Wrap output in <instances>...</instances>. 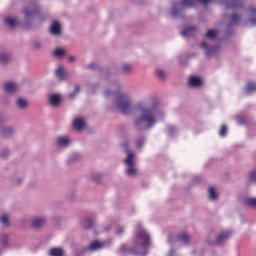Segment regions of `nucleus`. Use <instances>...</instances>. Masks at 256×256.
Returning <instances> with one entry per match:
<instances>
[{"instance_id": "obj_1", "label": "nucleus", "mask_w": 256, "mask_h": 256, "mask_svg": "<svg viewBox=\"0 0 256 256\" xmlns=\"http://www.w3.org/2000/svg\"><path fill=\"white\" fill-rule=\"evenodd\" d=\"M136 111L140 113L134 119V127L138 131H147L153 129L157 123L165 121L166 114L163 109L157 106V103L149 101H140L135 105Z\"/></svg>"}, {"instance_id": "obj_2", "label": "nucleus", "mask_w": 256, "mask_h": 256, "mask_svg": "<svg viewBox=\"0 0 256 256\" xmlns=\"http://www.w3.org/2000/svg\"><path fill=\"white\" fill-rule=\"evenodd\" d=\"M225 9H234L241 11V15L233 13L229 18L228 29L237 25L251 24L256 27V5L245 6L243 0H224Z\"/></svg>"}, {"instance_id": "obj_3", "label": "nucleus", "mask_w": 256, "mask_h": 256, "mask_svg": "<svg viewBox=\"0 0 256 256\" xmlns=\"http://www.w3.org/2000/svg\"><path fill=\"white\" fill-rule=\"evenodd\" d=\"M149 247H151V236L145 229L139 228L135 234L134 245L130 248L127 245H122L119 253H127L129 251L132 255H145Z\"/></svg>"}, {"instance_id": "obj_4", "label": "nucleus", "mask_w": 256, "mask_h": 256, "mask_svg": "<svg viewBox=\"0 0 256 256\" xmlns=\"http://www.w3.org/2000/svg\"><path fill=\"white\" fill-rule=\"evenodd\" d=\"M217 0H181L180 2H175L172 5L171 18L172 19H183L185 18V9H191L195 7L197 3L202 5H209V3H215Z\"/></svg>"}, {"instance_id": "obj_5", "label": "nucleus", "mask_w": 256, "mask_h": 256, "mask_svg": "<svg viewBox=\"0 0 256 256\" xmlns=\"http://www.w3.org/2000/svg\"><path fill=\"white\" fill-rule=\"evenodd\" d=\"M24 20L22 22V27H32V25H39L45 21V15L41 14L39 6L35 3H31L29 6L25 7L23 10Z\"/></svg>"}, {"instance_id": "obj_6", "label": "nucleus", "mask_w": 256, "mask_h": 256, "mask_svg": "<svg viewBox=\"0 0 256 256\" xmlns=\"http://www.w3.org/2000/svg\"><path fill=\"white\" fill-rule=\"evenodd\" d=\"M115 107L122 115H130L133 111L131 96L128 93H120L115 100Z\"/></svg>"}, {"instance_id": "obj_7", "label": "nucleus", "mask_w": 256, "mask_h": 256, "mask_svg": "<svg viewBox=\"0 0 256 256\" xmlns=\"http://www.w3.org/2000/svg\"><path fill=\"white\" fill-rule=\"evenodd\" d=\"M122 149L128 153L127 158L124 160V163L128 165L126 174L128 177H135V175H137V168H135V162L133 161L134 154L133 152H129V144L127 142L122 144Z\"/></svg>"}, {"instance_id": "obj_8", "label": "nucleus", "mask_w": 256, "mask_h": 256, "mask_svg": "<svg viewBox=\"0 0 256 256\" xmlns=\"http://www.w3.org/2000/svg\"><path fill=\"white\" fill-rule=\"evenodd\" d=\"M231 235H233L231 230L222 231L214 241H209V243L210 245H223Z\"/></svg>"}, {"instance_id": "obj_9", "label": "nucleus", "mask_w": 256, "mask_h": 256, "mask_svg": "<svg viewBox=\"0 0 256 256\" xmlns=\"http://www.w3.org/2000/svg\"><path fill=\"white\" fill-rule=\"evenodd\" d=\"M199 33V29L196 26H189L183 31H181V36L185 37L186 39H191L197 37Z\"/></svg>"}, {"instance_id": "obj_10", "label": "nucleus", "mask_w": 256, "mask_h": 256, "mask_svg": "<svg viewBox=\"0 0 256 256\" xmlns=\"http://www.w3.org/2000/svg\"><path fill=\"white\" fill-rule=\"evenodd\" d=\"M3 89L9 95H15L19 91V84L14 81L4 83Z\"/></svg>"}, {"instance_id": "obj_11", "label": "nucleus", "mask_w": 256, "mask_h": 256, "mask_svg": "<svg viewBox=\"0 0 256 256\" xmlns=\"http://www.w3.org/2000/svg\"><path fill=\"white\" fill-rule=\"evenodd\" d=\"M200 47L201 49H203L206 57H211V55H214V53H217V51H219V46H209L207 42H202Z\"/></svg>"}, {"instance_id": "obj_12", "label": "nucleus", "mask_w": 256, "mask_h": 256, "mask_svg": "<svg viewBox=\"0 0 256 256\" xmlns=\"http://www.w3.org/2000/svg\"><path fill=\"white\" fill-rule=\"evenodd\" d=\"M47 223V218L45 216H36L31 219V226L34 229H39Z\"/></svg>"}, {"instance_id": "obj_13", "label": "nucleus", "mask_w": 256, "mask_h": 256, "mask_svg": "<svg viewBox=\"0 0 256 256\" xmlns=\"http://www.w3.org/2000/svg\"><path fill=\"white\" fill-rule=\"evenodd\" d=\"M57 147H69L71 145V139L67 138L66 136H60L56 139Z\"/></svg>"}, {"instance_id": "obj_14", "label": "nucleus", "mask_w": 256, "mask_h": 256, "mask_svg": "<svg viewBox=\"0 0 256 256\" xmlns=\"http://www.w3.org/2000/svg\"><path fill=\"white\" fill-rule=\"evenodd\" d=\"M105 244H103L102 242H99V240H95L93 242L90 243V245H88L86 247L87 251H99L102 247H104Z\"/></svg>"}, {"instance_id": "obj_15", "label": "nucleus", "mask_w": 256, "mask_h": 256, "mask_svg": "<svg viewBox=\"0 0 256 256\" xmlns=\"http://www.w3.org/2000/svg\"><path fill=\"white\" fill-rule=\"evenodd\" d=\"M59 103H61V95L52 94L49 96V104L52 107H59Z\"/></svg>"}, {"instance_id": "obj_16", "label": "nucleus", "mask_w": 256, "mask_h": 256, "mask_svg": "<svg viewBox=\"0 0 256 256\" xmlns=\"http://www.w3.org/2000/svg\"><path fill=\"white\" fill-rule=\"evenodd\" d=\"M190 238L187 233H181L176 236V243H182V245H189Z\"/></svg>"}, {"instance_id": "obj_17", "label": "nucleus", "mask_w": 256, "mask_h": 256, "mask_svg": "<svg viewBox=\"0 0 256 256\" xmlns=\"http://www.w3.org/2000/svg\"><path fill=\"white\" fill-rule=\"evenodd\" d=\"M50 33L52 35H61V24L57 21L53 22L50 26Z\"/></svg>"}, {"instance_id": "obj_18", "label": "nucleus", "mask_w": 256, "mask_h": 256, "mask_svg": "<svg viewBox=\"0 0 256 256\" xmlns=\"http://www.w3.org/2000/svg\"><path fill=\"white\" fill-rule=\"evenodd\" d=\"M113 91L110 90H106L104 92L105 97H111V95H115V93H119V91L121 90V85L119 84V82H114L113 83Z\"/></svg>"}, {"instance_id": "obj_19", "label": "nucleus", "mask_w": 256, "mask_h": 256, "mask_svg": "<svg viewBox=\"0 0 256 256\" xmlns=\"http://www.w3.org/2000/svg\"><path fill=\"white\" fill-rule=\"evenodd\" d=\"M73 127H74V129H76L77 131H81L82 129L85 128V120H84L83 118H80V117L74 119Z\"/></svg>"}, {"instance_id": "obj_20", "label": "nucleus", "mask_w": 256, "mask_h": 256, "mask_svg": "<svg viewBox=\"0 0 256 256\" xmlns=\"http://www.w3.org/2000/svg\"><path fill=\"white\" fill-rule=\"evenodd\" d=\"M55 75L60 81H65V79H67V72L65 71V68H63V66L58 67Z\"/></svg>"}, {"instance_id": "obj_21", "label": "nucleus", "mask_w": 256, "mask_h": 256, "mask_svg": "<svg viewBox=\"0 0 256 256\" xmlns=\"http://www.w3.org/2000/svg\"><path fill=\"white\" fill-rule=\"evenodd\" d=\"M255 91H256V83L248 82L244 89L245 95H251L252 93H255Z\"/></svg>"}, {"instance_id": "obj_22", "label": "nucleus", "mask_w": 256, "mask_h": 256, "mask_svg": "<svg viewBox=\"0 0 256 256\" xmlns=\"http://www.w3.org/2000/svg\"><path fill=\"white\" fill-rule=\"evenodd\" d=\"M189 87H201V78L192 76L189 78Z\"/></svg>"}, {"instance_id": "obj_23", "label": "nucleus", "mask_w": 256, "mask_h": 256, "mask_svg": "<svg viewBox=\"0 0 256 256\" xmlns=\"http://www.w3.org/2000/svg\"><path fill=\"white\" fill-rule=\"evenodd\" d=\"M4 23H6V25L9 26L10 29H15L17 27V21H15V18L11 16H7L4 19Z\"/></svg>"}, {"instance_id": "obj_24", "label": "nucleus", "mask_w": 256, "mask_h": 256, "mask_svg": "<svg viewBox=\"0 0 256 256\" xmlns=\"http://www.w3.org/2000/svg\"><path fill=\"white\" fill-rule=\"evenodd\" d=\"M15 133V129L13 127H3L2 135L3 137L9 138Z\"/></svg>"}, {"instance_id": "obj_25", "label": "nucleus", "mask_w": 256, "mask_h": 256, "mask_svg": "<svg viewBox=\"0 0 256 256\" xmlns=\"http://www.w3.org/2000/svg\"><path fill=\"white\" fill-rule=\"evenodd\" d=\"M27 105H29V103L27 102V99L24 98H18L16 100V106L18 107V109H27Z\"/></svg>"}, {"instance_id": "obj_26", "label": "nucleus", "mask_w": 256, "mask_h": 256, "mask_svg": "<svg viewBox=\"0 0 256 256\" xmlns=\"http://www.w3.org/2000/svg\"><path fill=\"white\" fill-rule=\"evenodd\" d=\"M0 243L2 247H9V234L7 233L0 234Z\"/></svg>"}, {"instance_id": "obj_27", "label": "nucleus", "mask_w": 256, "mask_h": 256, "mask_svg": "<svg viewBox=\"0 0 256 256\" xmlns=\"http://www.w3.org/2000/svg\"><path fill=\"white\" fill-rule=\"evenodd\" d=\"M94 223H95V221L93 219H91L90 217H87L83 220L82 225H83L84 229H91V227H93Z\"/></svg>"}, {"instance_id": "obj_28", "label": "nucleus", "mask_w": 256, "mask_h": 256, "mask_svg": "<svg viewBox=\"0 0 256 256\" xmlns=\"http://www.w3.org/2000/svg\"><path fill=\"white\" fill-rule=\"evenodd\" d=\"M235 120L239 125H245V123H247V116L238 114L235 116Z\"/></svg>"}, {"instance_id": "obj_29", "label": "nucleus", "mask_w": 256, "mask_h": 256, "mask_svg": "<svg viewBox=\"0 0 256 256\" xmlns=\"http://www.w3.org/2000/svg\"><path fill=\"white\" fill-rule=\"evenodd\" d=\"M208 197L211 201H215V199H217V197H219L217 192L215 191V188H213V187L209 188Z\"/></svg>"}, {"instance_id": "obj_30", "label": "nucleus", "mask_w": 256, "mask_h": 256, "mask_svg": "<svg viewBox=\"0 0 256 256\" xmlns=\"http://www.w3.org/2000/svg\"><path fill=\"white\" fill-rule=\"evenodd\" d=\"M50 256H63V249L61 248H52L49 252Z\"/></svg>"}, {"instance_id": "obj_31", "label": "nucleus", "mask_w": 256, "mask_h": 256, "mask_svg": "<svg viewBox=\"0 0 256 256\" xmlns=\"http://www.w3.org/2000/svg\"><path fill=\"white\" fill-rule=\"evenodd\" d=\"M11 57L7 53H0V63L5 65V63H9Z\"/></svg>"}, {"instance_id": "obj_32", "label": "nucleus", "mask_w": 256, "mask_h": 256, "mask_svg": "<svg viewBox=\"0 0 256 256\" xmlns=\"http://www.w3.org/2000/svg\"><path fill=\"white\" fill-rule=\"evenodd\" d=\"M244 203L248 207H253L254 209H256V198H246L244 200Z\"/></svg>"}, {"instance_id": "obj_33", "label": "nucleus", "mask_w": 256, "mask_h": 256, "mask_svg": "<svg viewBox=\"0 0 256 256\" xmlns=\"http://www.w3.org/2000/svg\"><path fill=\"white\" fill-rule=\"evenodd\" d=\"M206 39H215L217 37V30L209 29L205 34Z\"/></svg>"}, {"instance_id": "obj_34", "label": "nucleus", "mask_w": 256, "mask_h": 256, "mask_svg": "<svg viewBox=\"0 0 256 256\" xmlns=\"http://www.w3.org/2000/svg\"><path fill=\"white\" fill-rule=\"evenodd\" d=\"M131 71H133V66H131V64L125 63L122 65V73L127 75L128 73H131Z\"/></svg>"}, {"instance_id": "obj_35", "label": "nucleus", "mask_w": 256, "mask_h": 256, "mask_svg": "<svg viewBox=\"0 0 256 256\" xmlns=\"http://www.w3.org/2000/svg\"><path fill=\"white\" fill-rule=\"evenodd\" d=\"M166 132L171 137L174 133H177V127L173 125H167L166 126Z\"/></svg>"}, {"instance_id": "obj_36", "label": "nucleus", "mask_w": 256, "mask_h": 256, "mask_svg": "<svg viewBox=\"0 0 256 256\" xmlns=\"http://www.w3.org/2000/svg\"><path fill=\"white\" fill-rule=\"evenodd\" d=\"M54 57H63L65 55V49L58 47L53 52Z\"/></svg>"}, {"instance_id": "obj_37", "label": "nucleus", "mask_w": 256, "mask_h": 256, "mask_svg": "<svg viewBox=\"0 0 256 256\" xmlns=\"http://www.w3.org/2000/svg\"><path fill=\"white\" fill-rule=\"evenodd\" d=\"M11 155V151H9L8 148H3L0 150V157H3L4 159L9 157Z\"/></svg>"}, {"instance_id": "obj_38", "label": "nucleus", "mask_w": 256, "mask_h": 256, "mask_svg": "<svg viewBox=\"0 0 256 256\" xmlns=\"http://www.w3.org/2000/svg\"><path fill=\"white\" fill-rule=\"evenodd\" d=\"M156 75L157 77H159L160 79H165V70L158 68L156 70Z\"/></svg>"}, {"instance_id": "obj_39", "label": "nucleus", "mask_w": 256, "mask_h": 256, "mask_svg": "<svg viewBox=\"0 0 256 256\" xmlns=\"http://www.w3.org/2000/svg\"><path fill=\"white\" fill-rule=\"evenodd\" d=\"M143 143H145V137H140L136 140V147L140 149V147H143Z\"/></svg>"}, {"instance_id": "obj_40", "label": "nucleus", "mask_w": 256, "mask_h": 256, "mask_svg": "<svg viewBox=\"0 0 256 256\" xmlns=\"http://www.w3.org/2000/svg\"><path fill=\"white\" fill-rule=\"evenodd\" d=\"M80 90H81V88L79 86H75L74 91L69 94L70 99H73L75 97V95H77V93H79Z\"/></svg>"}, {"instance_id": "obj_41", "label": "nucleus", "mask_w": 256, "mask_h": 256, "mask_svg": "<svg viewBox=\"0 0 256 256\" xmlns=\"http://www.w3.org/2000/svg\"><path fill=\"white\" fill-rule=\"evenodd\" d=\"M220 137H225L227 135V126L223 125L219 131Z\"/></svg>"}, {"instance_id": "obj_42", "label": "nucleus", "mask_w": 256, "mask_h": 256, "mask_svg": "<svg viewBox=\"0 0 256 256\" xmlns=\"http://www.w3.org/2000/svg\"><path fill=\"white\" fill-rule=\"evenodd\" d=\"M125 233V226H118L116 229V235H123Z\"/></svg>"}, {"instance_id": "obj_43", "label": "nucleus", "mask_w": 256, "mask_h": 256, "mask_svg": "<svg viewBox=\"0 0 256 256\" xmlns=\"http://www.w3.org/2000/svg\"><path fill=\"white\" fill-rule=\"evenodd\" d=\"M0 223H2L3 225H9V218L7 216H1Z\"/></svg>"}, {"instance_id": "obj_44", "label": "nucleus", "mask_w": 256, "mask_h": 256, "mask_svg": "<svg viewBox=\"0 0 256 256\" xmlns=\"http://www.w3.org/2000/svg\"><path fill=\"white\" fill-rule=\"evenodd\" d=\"M85 68L86 69H97V63H95V62H92V63H90V64H88V65H85Z\"/></svg>"}, {"instance_id": "obj_45", "label": "nucleus", "mask_w": 256, "mask_h": 256, "mask_svg": "<svg viewBox=\"0 0 256 256\" xmlns=\"http://www.w3.org/2000/svg\"><path fill=\"white\" fill-rule=\"evenodd\" d=\"M41 47H42L41 42L35 41L33 43V49L39 50V49H41Z\"/></svg>"}, {"instance_id": "obj_46", "label": "nucleus", "mask_w": 256, "mask_h": 256, "mask_svg": "<svg viewBox=\"0 0 256 256\" xmlns=\"http://www.w3.org/2000/svg\"><path fill=\"white\" fill-rule=\"evenodd\" d=\"M249 178H250V181L256 182V170L250 173Z\"/></svg>"}, {"instance_id": "obj_47", "label": "nucleus", "mask_w": 256, "mask_h": 256, "mask_svg": "<svg viewBox=\"0 0 256 256\" xmlns=\"http://www.w3.org/2000/svg\"><path fill=\"white\" fill-rule=\"evenodd\" d=\"M21 183H23V178H17L16 184L21 185Z\"/></svg>"}, {"instance_id": "obj_48", "label": "nucleus", "mask_w": 256, "mask_h": 256, "mask_svg": "<svg viewBox=\"0 0 256 256\" xmlns=\"http://www.w3.org/2000/svg\"><path fill=\"white\" fill-rule=\"evenodd\" d=\"M175 255V250L173 248L170 249V252L167 256H174Z\"/></svg>"}, {"instance_id": "obj_49", "label": "nucleus", "mask_w": 256, "mask_h": 256, "mask_svg": "<svg viewBox=\"0 0 256 256\" xmlns=\"http://www.w3.org/2000/svg\"><path fill=\"white\" fill-rule=\"evenodd\" d=\"M68 61H69V63H73V61H75V56H70L68 58Z\"/></svg>"}, {"instance_id": "obj_50", "label": "nucleus", "mask_w": 256, "mask_h": 256, "mask_svg": "<svg viewBox=\"0 0 256 256\" xmlns=\"http://www.w3.org/2000/svg\"><path fill=\"white\" fill-rule=\"evenodd\" d=\"M195 179V183H199V181H200V178L199 177H196V178H194Z\"/></svg>"}, {"instance_id": "obj_51", "label": "nucleus", "mask_w": 256, "mask_h": 256, "mask_svg": "<svg viewBox=\"0 0 256 256\" xmlns=\"http://www.w3.org/2000/svg\"><path fill=\"white\" fill-rule=\"evenodd\" d=\"M3 123V118L0 117V125Z\"/></svg>"}, {"instance_id": "obj_52", "label": "nucleus", "mask_w": 256, "mask_h": 256, "mask_svg": "<svg viewBox=\"0 0 256 256\" xmlns=\"http://www.w3.org/2000/svg\"><path fill=\"white\" fill-rule=\"evenodd\" d=\"M168 242L171 243V236L168 237Z\"/></svg>"}]
</instances>
